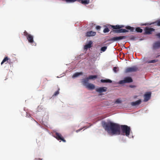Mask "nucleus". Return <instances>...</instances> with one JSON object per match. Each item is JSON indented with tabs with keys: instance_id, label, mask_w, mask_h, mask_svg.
Returning <instances> with one entry per match:
<instances>
[{
	"instance_id": "b1692460",
	"label": "nucleus",
	"mask_w": 160,
	"mask_h": 160,
	"mask_svg": "<svg viewBox=\"0 0 160 160\" xmlns=\"http://www.w3.org/2000/svg\"><path fill=\"white\" fill-rule=\"evenodd\" d=\"M107 48V46H104V47H102L101 48V50L103 52H104L106 50Z\"/></svg>"
},
{
	"instance_id": "a211bd4d",
	"label": "nucleus",
	"mask_w": 160,
	"mask_h": 160,
	"mask_svg": "<svg viewBox=\"0 0 160 160\" xmlns=\"http://www.w3.org/2000/svg\"><path fill=\"white\" fill-rule=\"evenodd\" d=\"M83 73L82 72H76L72 76V78H75L76 77H77L78 76L80 75H82Z\"/></svg>"
},
{
	"instance_id": "2eb2a0df",
	"label": "nucleus",
	"mask_w": 160,
	"mask_h": 160,
	"mask_svg": "<svg viewBox=\"0 0 160 160\" xmlns=\"http://www.w3.org/2000/svg\"><path fill=\"white\" fill-rule=\"evenodd\" d=\"M141 102V100L139 99L134 102H132L131 103V104L132 106H135L139 105Z\"/></svg>"
},
{
	"instance_id": "f3484780",
	"label": "nucleus",
	"mask_w": 160,
	"mask_h": 160,
	"mask_svg": "<svg viewBox=\"0 0 160 160\" xmlns=\"http://www.w3.org/2000/svg\"><path fill=\"white\" fill-rule=\"evenodd\" d=\"M92 44V42L91 41H90L89 43L86 45L84 46V49H87L88 48H90L91 47V44Z\"/></svg>"
},
{
	"instance_id": "4468645a",
	"label": "nucleus",
	"mask_w": 160,
	"mask_h": 160,
	"mask_svg": "<svg viewBox=\"0 0 160 160\" xmlns=\"http://www.w3.org/2000/svg\"><path fill=\"white\" fill-rule=\"evenodd\" d=\"M86 88L90 90L94 89L95 88V85L91 83H88L86 85Z\"/></svg>"
},
{
	"instance_id": "2f4dec72",
	"label": "nucleus",
	"mask_w": 160,
	"mask_h": 160,
	"mask_svg": "<svg viewBox=\"0 0 160 160\" xmlns=\"http://www.w3.org/2000/svg\"><path fill=\"white\" fill-rule=\"evenodd\" d=\"M101 28V27L99 26H97L96 27V29L98 30L100 29Z\"/></svg>"
},
{
	"instance_id": "1a4fd4ad",
	"label": "nucleus",
	"mask_w": 160,
	"mask_h": 160,
	"mask_svg": "<svg viewBox=\"0 0 160 160\" xmlns=\"http://www.w3.org/2000/svg\"><path fill=\"white\" fill-rule=\"evenodd\" d=\"M107 88L106 87H102L97 88L96 89V91L99 93L105 92L107 91Z\"/></svg>"
},
{
	"instance_id": "f03ea898",
	"label": "nucleus",
	"mask_w": 160,
	"mask_h": 160,
	"mask_svg": "<svg viewBox=\"0 0 160 160\" xmlns=\"http://www.w3.org/2000/svg\"><path fill=\"white\" fill-rule=\"evenodd\" d=\"M97 77L96 75H90L88 78H85L83 79L82 81V84L86 86V85L88 84V83L89 79H92L96 78Z\"/></svg>"
},
{
	"instance_id": "f704fd0d",
	"label": "nucleus",
	"mask_w": 160,
	"mask_h": 160,
	"mask_svg": "<svg viewBox=\"0 0 160 160\" xmlns=\"http://www.w3.org/2000/svg\"><path fill=\"white\" fill-rule=\"evenodd\" d=\"M130 87H131V88H134V87H135V86H130Z\"/></svg>"
},
{
	"instance_id": "72a5a7b5",
	"label": "nucleus",
	"mask_w": 160,
	"mask_h": 160,
	"mask_svg": "<svg viewBox=\"0 0 160 160\" xmlns=\"http://www.w3.org/2000/svg\"><path fill=\"white\" fill-rule=\"evenodd\" d=\"M138 97V96H137V95L134 96H133V98H134V99L136 98H137Z\"/></svg>"
},
{
	"instance_id": "aec40b11",
	"label": "nucleus",
	"mask_w": 160,
	"mask_h": 160,
	"mask_svg": "<svg viewBox=\"0 0 160 160\" xmlns=\"http://www.w3.org/2000/svg\"><path fill=\"white\" fill-rule=\"evenodd\" d=\"M81 3L82 4H87L90 3L89 0H81Z\"/></svg>"
},
{
	"instance_id": "a878e982",
	"label": "nucleus",
	"mask_w": 160,
	"mask_h": 160,
	"mask_svg": "<svg viewBox=\"0 0 160 160\" xmlns=\"http://www.w3.org/2000/svg\"><path fill=\"white\" fill-rule=\"evenodd\" d=\"M60 90V89L58 88V90L57 91L55 92L54 94V96H56L58 95L59 93V91Z\"/></svg>"
},
{
	"instance_id": "f8f14e48",
	"label": "nucleus",
	"mask_w": 160,
	"mask_h": 160,
	"mask_svg": "<svg viewBox=\"0 0 160 160\" xmlns=\"http://www.w3.org/2000/svg\"><path fill=\"white\" fill-rule=\"evenodd\" d=\"M153 49H156L160 48V41H158L155 42L153 44Z\"/></svg>"
},
{
	"instance_id": "0eeeda50",
	"label": "nucleus",
	"mask_w": 160,
	"mask_h": 160,
	"mask_svg": "<svg viewBox=\"0 0 160 160\" xmlns=\"http://www.w3.org/2000/svg\"><path fill=\"white\" fill-rule=\"evenodd\" d=\"M55 137L58 140L62 141L63 142H66V141L62 137V135L58 132H56L55 135Z\"/></svg>"
},
{
	"instance_id": "20e7f679",
	"label": "nucleus",
	"mask_w": 160,
	"mask_h": 160,
	"mask_svg": "<svg viewBox=\"0 0 160 160\" xmlns=\"http://www.w3.org/2000/svg\"><path fill=\"white\" fill-rule=\"evenodd\" d=\"M132 80L130 77H127L125 78L123 80H121L119 81V83L120 84H122L125 83H128L132 82Z\"/></svg>"
},
{
	"instance_id": "4be33fe9",
	"label": "nucleus",
	"mask_w": 160,
	"mask_h": 160,
	"mask_svg": "<svg viewBox=\"0 0 160 160\" xmlns=\"http://www.w3.org/2000/svg\"><path fill=\"white\" fill-rule=\"evenodd\" d=\"M8 60H9V59H8V57H5L4 59L2 61V62L1 64L2 65L6 61H8Z\"/></svg>"
},
{
	"instance_id": "c85d7f7f",
	"label": "nucleus",
	"mask_w": 160,
	"mask_h": 160,
	"mask_svg": "<svg viewBox=\"0 0 160 160\" xmlns=\"http://www.w3.org/2000/svg\"><path fill=\"white\" fill-rule=\"evenodd\" d=\"M115 102L116 103H120L122 102V101L119 99H118Z\"/></svg>"
},
{
	"instance_id": "f257e3e1",
	"label": "nucleus",
	"mask_w": 160,
	"mask_h": 160,
	"mask_svg": "<svg viewBox=\"0 0 160 160\" xmlns=\"http://www.w3.org/2000/svg\"><path fill=\"white\" fill-rule=\"evenodd\" d=\"M103 126L105 130L110 134H121L128 137L131 131L130 127L126 125H121L111 122H105Z\"/></svg>"
},
{
	"instance_id": "c9c22d12",
	"label": "nucleus",
	"mask_w": 160,
	"mask_h": 160,
	"mask_svg": "<svg viewBox=\"0 0 160 160\" xmlns=\"http://www.w3.org/2000/svg\"><path fill=\"white\" fill-rule=\"evenodd\" d=\"M42 159H41L42 160ZM37 160H41V159L40 158H38L36 159Z\"/></svg>"
},
{
	"instance_id": "7ed1b4c3",
	"label": "nucleus",
	"mask_w": 160,
	"mask_h": 160,
	"mask_svg": "<svg viewBox=\"0 0 160 160\" xmlns=\"http://www.w3.org/2000/svg\"><path fill=\"white\" fill-rule=\"evenodd\" d=\"M24 35L26 36L29 42L31 44L34 42L33 36L29 34L27 32L25 31L23 32Z\"/></svg>"
},
{
	"instance_id": "39448f33",
	"label": "nucleus",
	"mask_w": 160,
	"mask_h": 160,
	"mask_svg": "<svg viewBox=\"0 0 160 160\" xmlns=\"http://www.w3.org/2000/svg\"><path fill=\"white\" fill-rule=\"evenodd\" d=\"M126 38V37L125 36H122L119 37H114L111 38L109 40L110 41L114 42L116 41H119L122 39H125Z\"/></svg>"
},
{
	"instance_id": "393cba45",
	"label": "nucleus",
	"mask_w": 160,
	"mask_h": 160,
	"mask_svg": "<svg viewBox=\"0 0 160 160\" xmlns=\"http://www.w3.org/2000/svg\"><path fill=\"white\" fill-rule=\"evenodd\" d=\"M157 23V25L158 26H160V19L157 20L156 22L153 23Z\"/></svg>"
},
{
	"instance_id": "473e14b6",
	"label": "nucleus",
	"mask_w": 160,
	"mask_h": 160,
	"mask_svg": "<svg viewBox=\"0 0 160 160\" xmlns=\"http://www.w3.org/2000/svg\"><path fill=\"white\" fill-rule=\"evenodd\" d=\"M156 36H158L159 38H160V32L157 33L156 35Z\"/></svg>"
},
{
	"instance_id": "6e6552de",
	"label": "nucleus",
	"mask_w": 160,
	"mask_h": 160,
	"mask_svg": "<svg viewBox=\"0 0 160 160\" xmlns=\"http://www.w3.org/2000/svg\"><path fill=\"white\" fill-rule=\"evenodd\" d=\"M151 96V92H146L144 95V102H146L148 101L150 98Z\"/></svg>"
},
{
	"instance_id": "e433bc0d",
	"label": "nucleus",
	"mask_w": 160,
	"mask_h": 160,
	"mask_svg": "<svg viewBox=\"0 0 160 160\" xmlns=\"http://www.w3.org/2000/svg\"><path fill=\"white\" fill-rule=\"evenodd\" d=\"M80 131V130L79 129V130H77V132H78V131Z\"/></svg>"
},
{
	"instance_id": "9d476101",
	"label": "nucleus",
	"mask_w": 160,
	"mask_h": 160,
	"mask_svg": "<svg viewBox=\"0 0 160 160\" xmlns=\"http://www.w3.org/2000/svg\"><path fill=\"white\" fill-rule=\"evenodd\" d=\"M145 31L144 34H151L152 31H154V29L153 28L146 27L145 28Z\"/></svg>"
},
{
	"instance_id": "cd10ccee",
	"label": "nucleus",
	"mask_w": 160,
	"mask_h": 160,
	"mask_svg": "<svg viewBox=\"0 0 160 160\" xmlns=\"http://www.w3.org/2000/svg\"><path fill=\"white\" fill-rule=\"evenodd\" d=\"M158 61L157 60H153L148 62L149 63H154Z\"/></svg>"
},
{
	"instance_id": "dca6fc26",
	"label": "nucleus",
	"mask_w": 160,
	"mask_h": 160,
	"mask_svg": "<svg viewBox=\"0 0 160 160\" xmlns=\"http://www.w3.org/2000/svg\"><path fill=\"white\" fill-rule=\"evenodd\" d=\"M111 27L112 28H113V29H120L122 28H124V26L123 25H111Z\"/></svg>"
},
{
	"instance_id": "423d86ee",
	"label": "nucleus",
	"mask_w": 160,
	"mask_h": 160,
	"mask_svg": "<svg viewBox=\"0 0 160 160\" xmlns=\"http://www.w3.org/2000/svg\"><path fill=\"white\" fill-rule=\"evenodd\" d=\"M138 70V68L136 66L127 68L125 70L126 72H135Z\"/></svg>"
},
{
	"instance_id": "c756f323",
	"label": "nucleus",
	"mask_w": 160,
	"mask_h": 160,
	"mask_svg": "<svg viewBox=\"0 0 160 160\" xmlns=\"http://www.w3.org/2000/svg\"><path fill=\"white\" fill-rule=\"evenodd\" d=\"M113 70L114 72H116L118 70L117 67H114L113 68Z\"/></svg>"
},
{
	"instance_id": "5701e85b",
	"label": "nucleus",
	"mask_w": 160,
	"mask_h": 160,
	"mask_svg": "<svg viewBox=\"0 0 160 160\" xmlns=\"http://www.w3.org/2000/svg\"><path fill=\"white\" fill-rule=\"evenodd\" d=\"M136 31L137 32H142V30L139 27H138L136 28Z\"/></svg>"
},
{
	"instance_id": "412c9836",
	"label": "nucleus",
	"mask_w": 160,
	"mask_h": 160,
	"mask_svg": "<svg viewBox=\"0 0 160 160\" xmlns=\"http://www.w3.org/2000/svg\"><path fill=\"white\" fill-rule=\"evenodd\" d=\"M125 28L129 30L131 32H133L134 30V28L133 27H132L130 26H127Z\"/></svg>"
},
{
	"instance_id": "9b49d317",
	"label": "nucleus",
	"mask_w": 160,
	"mask_h": 160,
	"mask_svg": "<svg viewBox=\"0 0 160 160\" xmlns=\"http://www.w3.org/2000/svg\"><path fill=\"white\" fill-rule=\"evenodd\" d=\"M115 33H120L123 32H128V30L122 28L119 29L118 30H115L114 31Z\"/></svg>"
},
{
	"instance_id": "bb28decb",
	"label": "nucleus",
	"mask_w": 160,
	"mask_h": 160,
	"mask_svg": "<svg viewBox=\"0 0 160 160\" xmlns=\"http://www.w3.org/2000/svg\"><path fill=\"white\" fill-rule=\"evenodd\" d=\"M109 31V30L108 28H104L103 30V32L104 33L108 32Z\"/></svg>"
},
{
	"instance_id": "4c0bfd02",
	"label": "nucleus",
	"mask_w": 160,
	"mask_h": 160,
	"mask_svg": "<svg viewBox=\"0 0 160 160\" xmlns=\"http://www.w3.org/2000/svg\"><path fill=\"white\" fill-rule=\"evenodd\" d=\"M159 55H158L157 56V57H156V58H158L159 56Z\"/></svg>"
},
{
	"instance_id": "6ab92c4d",
	"label": "nucleus",
	"mask_w": 160,
	"mask_h": 160,
	"mask_svg": "<svg viewBox=\"0 0 160 160\" xmlns=\"http://www.w3.org/2000/svg\"><path fill=\"white\" fill-rule=\"evenodd\" d=\"M101 82L102 83H111L112 82V81L110 79H101Z\"/></svg>"
},
{
	"instance_id": "ddd939ff",
	"label": "nucleus",
	"mask_w": 160,
	"mask_h": 160,
	"mask_svg": "<svg viewBox=\"0 0 160 160\" xmlns=\"http://www.w3.org/2000/svg\"><path fill=\"white\" fill-rule=\"evenodd\" d=\"M96 34V32H95L92 31H90L86 33V36L87 37H91L95 36Z\"/></svg>"
},
{
	"instance_id": "7c9ffc66",
	"label": "nucleus",
	"mask_w": 160,
	"mask_h": 160,
	"mask_svg": "<svg viewBox=\"0 0 160 160\" xmlns=\"http://www.w3.org/2000/svg\"><path fill=\"white\" fill-rule=\"evenodd\" d=\"M8 59H9V60H8L9 61H7V62L9 63L10 64H12V62L11 61V59L9 58H8Z\"/></svg>"
}]
</instances>
